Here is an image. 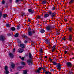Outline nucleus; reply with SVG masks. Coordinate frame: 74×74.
I'll return each instance as SVG.
<instances>
[{
	"label": "nucleus",
	"instance_id": "4be33fe9",
	"mask_svg": "<svg viewBox=\"0 0 74 74\" xmlns=\"http://www.w3.org/2000/svg\"><path fill=\"white\" fill-rule=\"evenodd\" d=\"M18 35L19 34L18 33H16L15 35H14V37H18Z\"/></svg>",
	"mask_w": 74,
	"mask_h": 74
},
{
	"label": "nucleus",
	"instance_id": "f704fd0d",
	"mask_svg": "<svg viewBox=\"0 0 74 74\" xmlns=\"http://www.w3.org/2000/svg\"><path fill=\"white\" fill-rule=\"evenodd\" d=\"M23 0H16V3H18L19 1H23Z\"/></svg>",
	"mask_w": 74,
	"mask_h": 74
},
{
	"label": "nucleus",
	"instance_id": "423d86ee",
	"mask_svg": "<svg viewBox=\"0 0 74 74\" xmlns=\"http://www.w3.org/2000/svg\"><path fill=\"white\" fill-rule=\"evenodd\" d=\"M32 62V59H29L27 60V62L28 65H30V63H31V62Z\"/></svg>",
	"mask_w": 74,
	"mask_h": 74
},
{
	"label": "nucleus",
	"instance_id": "864d4df0",
	"mask_svg": "<svg viewBox=\"0 0 74 74\" xmlns=\"http://www.w3.org/2000/svg\"><path fill=\"white\" fill-rule=\"evenodd\" d=\"M49 59L50 60H52V59H51V58L49 57Z\"/></svg>",
	"mask_w": 74,
	"mask_h": 74
},
{
	"label": "nucleus",
	"instance_id": "72a5a7b5",
	"mask_svg": "<svg viewBox=\"0 0 74 74\" xmlns=\"http://www.w3.org/2000/svg\"><path fill=\"white\" fill-rule=\"evenodd\" d=\"M69 32H71V27H70L69 28Z\"/></svg>",
	"mask_w": 74,
	"mask_h": 74
},
{
	"label": "nucleus",
	"instance_id": "052dcab7",
	"mask_svg": "<svg viewBox=\"0 0 74 74\" xmlns=\"http://www.w3.org/2000/svg\"><path fill=\"white\" fill-rule=\"evenodd\" d=\"M19 58H20V59L22 58L21 57V56H19Z\"/></svg>",
	"mask_w": 74,
	"mask_h": 74
},
{
	"label": "nucleus",
	"instance_id": "338daca9",
	"mask_svg": "<svg viewBox=\"0 0 74 74\" xmlns=\"http://www.w3.org/2000/svg\"><path fill=\"white\" fill-rule=\"evenodd\" d=\"M41 55H42V54H40V57H41Z\"/></svg>",
	"mask_w": 74,
	"mask_h": 74
},
{
	"label": "nucleus",
	"instance_id": "79ce46f5",
	"mask_svg": "<svg viewBox=\"0 0 74 74\" xmlns=\"http://www.w3.org/2000/svg\"><path fill=\"white\" fill-rule=\"evenodd\" d=\"M43 52H42V49H41L40 50V53H42Z\"/></svg>",
	"mask_w": 74,
	"mask_h": 74
},
{
	"label": "nucleus",
	"instance_id": "cd10ccee",
	"mask_svg": "<svg viewBox=\"0 0 74 74\" xmlns=\"http://www.w3.org/2000/svg\"><path fill=\"white\" fill-rule=\"evenodd\" d=\"M10 25H11L9 24H7L6 25V26L7 27H10Z\"/></svg>",
	"mask_w": 74,
	"mask_h": 74
},
{
	"label": "nucleus",
	"instance_id": "aec40b11",
	"mask_svg": "<svg viewBox=\"0 0 74 74\" xmlns=\"http://www.w3.org/2000/svg\"><path fill=\"white\" fill-rule=\"evenodd\" d=\"M40 32L41 33H44L45 32V30L43 29H42L40 31Z\"/></svg>",
	"mask_w": 74,
	"mask_h": 74
},
{
	"label": "nucleus",
	"instance_id": "2f4dec72",
	"mask_svg": "<svg viewBox=\"0 0 74 74\" xmlns=\"http://www.w3.org/2000/svg\"><path fill=\"white\" fill-rule=\"evenodd\" d=\"M23 37H25V38H27V37L25 35H23Z\"/></svg>",
	"mask_w": 74,
	"mask_h": 74
},
{
	"label": "nucleus",
	"instance_id": "7c9ffc66",
	"mask_svg": "<svg viewBox=\"0 0 74 74\" xmlns=\"http://www.w3.org/2000/svg\"><path fill=\"white\" fill-rule=\"evenodd\" d=\"M41 18L40 16H37V18H36V19H40V18Z\"/></svg>",
	"mask_w": 74,
	"mask_h": 74
},
{
	"label": "nucleus",
	"instance_id": "393cba45",
	"mask_svg": "<svg viewBox=\"0 0 74 74\" xmlns=\"http://www.w3.org/2000/svg\"><path fill=\"white\" fill-rule=\"evenodd\" d=\"M4 69L5 71L8 70V67L7 66H5Z\"/></svg>",
	"mask_w": 74,
	"mask_h": 74
},
{
	"label": "nucleus",
	"instance_id": "b1692460",
	"mask_svg": "<svg viewBox=\"0 0 74 74\" xmlns=\"http://www.w3.org/2000/svg\"><path fill=\"white\" fill-rule=\"evenodd\" d=\"M25 15V12H21V16H23V15Z\"/></svg>",
	"mask_w": 74,
	"mask_h": 74
},
{
	"label": "nucleus",
	"instance_id": "a19ab883",
	"mask_svg": "<svg viewBox=\"0 0 74 74\" xmlns=\"http://www.w3.org/2000/svg\"><path fill=\"white\" fill-rule=\"evenodd\" d=\"M62 40H64V41H65L66 40V39H65V37L63 38H62Z\"/></svg>",
	"mask_w": 74,
	"mask_h": 74
},
{
	"label": "nucleus",
	"instance_id": "5701e85b",
	"mask_svg": "<svg viewBox=\"0 0 74 74\" xmlns=\"http://www.w3.org/2000/svg\"><path fill=\"white\" fill-rule=\"evenodd\" d=\"M12 69H14V68L15 67V64H12Z\"/></svg>",
	"mask_w": 74,
	"mask_h": 74
},
{
	"label": "nucleus",
	"instance_id": "8fccbe9b",
	"mask_svg": "<svg viewBox=\"0 0 74 74\" xmlns=\"http://www.w3.org/2000/svg\"><path fill=\"white\" fill-rule=\"evenodd\" d=\"M21 60H24V58L22 57V58H21Z\"/></svg>",
	"mask_w": 74,
	"mask_h": 74
},
{
	"label": "nucleus",
	"instance_id": "c9c22d12",
	"mask_svg": "<svg viewBox=\"0 0 74 74\" xmlns=\"http://www.w3.org/2000/svg\"><path fill=\"white\" fill-rule=\"evenodd\" d=\"M73 1H74V0H72L69 3V4H71V3H72Z\"/></svg>",
	"mask_w": 74,
	"mask_h": 74
},
{
	"label": "nucleus",
	"instance_id": "c03bdc74",
	"mask_svg": "<svg viewBox=\"0 0 74 74\" xmlns=\"http://www.w3.org/2000/svg\"><path fill=\"white\" fill-rule=\"evenodd\" d=\"M24 42L25 44L27 43V42L26 40H25Z\"/></svg>",
	"mask_w": 74,
	"mask_h": 74
},
{
	"label": "nucleus",
	"instance_id": "de8ad7c7",
	"mask_svg": "<svg viewBox=\"0 0 74 74\" xmlns=\"http://www.w3.org/2000/svg\"><path fill=\"white\" fill-rule=\"evenodd\" d=\"M69 74H73V72H71L70 71H69Z\"/></svg>",
	"mask_w": 74,
	"mask_h": 74
},
{
	"label": "nucleus",
	"instance_id": "5fc2aeb1",
	"mask_svg": "<svg viewBox=\"0 0 74 74\" xmlns=\"http://www.w3.org/2000/svg\"><path fill=\"white\" fill-rule=\"evenodd\" d=\"M31 30V29L29 27L28 28V30Z\"/></svg>",
	"mask_w": 74,
	"mask_h": 74
},
{
	"label": "nucleus",
	"instance_id": "a18cd8bd",
	"mask_svg": "<svg viewBox=\"0 0 74 74\" xmlns=\"http://www.w3.org/2000/svg\"><path fill=\"white\" fill-rule=\"evenodd\" d=\"M18 43H21V40H18Z\"/></svg>",
	"mask_w": 74,
	"mask_h": 74
},
{
	"label": "nucleus",
	"instance_id": "3c124183",
	"mask_svg": "<svg viewBox=\"0 0 74 74\" xmlns=\"http://www.w3.org/2000/svg\"><path fill=\"white\" fill-rule=\"evenodd\" d=\"M43 70V71L44 73H45V72H46L45 71H46L45 70V69H44V70Z\"/></svg>",
	"mask_w": 74,
	"mask_h": 74
},
{
	"label": "nucleus",
	"instance_id": "ea45409f",
	"mask_svg": "<svg viewBox=\"0 0 74 74\" xmlns=\"http://www.w3.org/2000/svg\"><path fill=\"white\" fill-rule=\"evenodd\" d=\"M42 69V67H40L38 69V70H40Z\"/></svg>",
	"mask_w": 74,
	"mask_h": 74
},
{
	"label": "nucleus",
	"instance_id": "4d7b16f0",
	"mask_svg": "<svg viewBox=\"0 0 74 74\" xmlns=\"http://www.w3.org/2000/svg\"><path fill=\"white\" fill-rule=\"evenodd\" d=\"M32 32L33 33H35V32H34V31L33 30L32 31Z\"/></svg>",
	"mask_w": 74,
	"mask_h": 74
},
{
	"label": "nucleus",
	"instance_id": "f257e3e1",
	"mask_svg": "<svg viewBox=\"0 0 74 74\" xmlns=\"http://www.w3.org/2000/svg\"><path fill=\"white\" fill-rule=\"evenodd\" d=\"M48 13L49 15L51 14V17L52 19H53V18L56 16V13H55V12L52 13V12H51V11H48Z\"/></svg>",
	"mask_w": 74,
	"mask_h": 74
},
{
	"label": "nucleus",
	"instance_id": "c756f323",
	"mask_svg": "<svg viewBox=\"0 0 74 74\" xmlns=\"http://www.w3.org/2000/svg\"><path fill=\"white\" fill-rule=\"evenodd\" d=\"M2 4H5V1H4V0H3L2 2Z\"/></svg>",
	"mask_w": 74,
	"mask_h": 74
},
{
	"label": "nucleus",
	"instance_id": "0e129e2a",
	"mask_svg": "<svg viewBox=\"0 0 74 74\" xmlns=\"http://www.w3.org/2000/svg\"><path fill=\"white\" fill-rule=\"evenodd\" d=\"M51 74V73L50 72H49V74Z\"/></svg>",
	"mask_w": 74,
	"mask_h": 74
},
{
	"label": "nucleus",
	"instance_id": "412c9836",
	"mask_svg": "<svg viewBox=\"0 0 74 74\" xmlns=\"http://www.w3.org/2000/svg\"><path fill=\"white\" fill-rule=\"evenodd\" d=\"M7 14H3V18H6V17H7Z\"/></svg>",
	"mask_w": 74,
	"mask_h": 74
},
{
	"label": "nucleus",
	"instance_id": "f8f14e48",
	"mask_svg": "<svg viewBox=\"0 0 74 74\" xmlns=\"http://www.w3.org/2000/svg\"><path fill=\"white\" fill-rule=\"evenodd\" d=\"M9 55L10 56V57L11 58H13V57H14V55H13V54L11 53H10L9 54Z\"/></svg>",
	"mask_w": 74,
	"mask_h": 74
},
{
	"label": "nucleus",
	"instance_id": "a211bd4d",
	"mask_svg": "<svg viewBox=\"0 0 74 74\" xmlns=\"http://www.w3.org/2000/svg\"><path fill=\"white\" fill-rule=\"evenodd\" d=\"M23 73L24 74H27V71L26 70H24L23 71Z\"/></svg>",
	"mask_w": 74,
	"mask_h": 74
},
{
	"label": "nucleus",
	"instance_id": "a878e982",
	"mask_svg": "<svg viewBox=\"0 0 74 74\" xmlns=\"http://www.w3.org/2000/svg\"><path fill=\"white\" fill-rule=\"evenodd\" d=\"M5 71V73L6 74H8L9 73V71L8 70H6Z\"/></svg>",
	"mask_w": 74,
	"mask_h": 74
},
{
	"label": "nucleus",
	"instance_id": "ddd939ff",
	"mask_svg": "<svg viewBox=\"0 0 74 74\" xmlns=\"http://www.w3.org/2000/svg\"><path fill=\"white\" fill-rule=\"evenodd\" d=\"M20 46L21 48H25V45L23 44H20Z\"/></svg>",
	"mask_w": 74,
	"mask_h": 74
},
{
	"label": "nucleus",
	"instance_id": "0eeeda50",
	"mask_svg": "<svg viewBox=\"0 0 74 74\" xmlns=\"http://www.w3.org/2000/svg\"><path fill=\"white\" fill-rule=\"evenodd\" d=\"M28 11L31 14H33L34 12V11L33 10H32L31 9H29L28 10Z\"/></svg>",
	"mask_w": 74,
	"mask_h": 74
},
{
	"label": "nucleus",
	"instance_id": "603ef678",
	"mask_svg": "<svg viewBox=\"0 0 74 74\" xmlns=\"http://www.w3.org/2000/svg\"><path fill=\"white\" fill-rule=\"evenodd\" d=\"M15 49H14L13 50V52H15Z\"/></svg>",
	"mask_w": 74,
	"mask_h": 74
},
{
	"label": "nucleus",
	"instance_id": "7ed1b4c3",
	"mask_svg": "<svg viewBox=\"0 0 74 74\" xmlns=\"http://www.w3.org/2000/svg\"><path fill=\"white\" fill-rule=\"evenodd\" d=\"M5 40V37L3 35L0 36V40L2 41H4Z\"/></svg>",
	"mask_w": 74,
	"mask_h": 74
},
{
	"label": "nucleus",
	"instance_id": "bf43d9fd",
	"mask_svg": "<svg viewBox=\"0 0 74 74\" xmlns=\"http://www.w3.org/2000/svg\"><path fill=\"white\" fill-rule=\"evenodd\" d=\"M45 58H47V56H45Z\"/></svg>",
	"mask_w": 74,
	"mask_h": 74
},
{
	"label": "nucleus",
	"instance_id": "39448f33",
	"mask_svg": "<svg viewBox=\"0 0 74 74\" xmlns=\"http://www.w3.org/2000/svg\"><path fill=\"white\" fill-rule=\"evenodd\" d=\"M66 66L68 67H71V66L72 65V64L70 62H67L66 63Z\"/></svg>",
	"mask_w": 74,
	"mask_h": 74
},
{
	"label": "nucleus",
	"instance_id": "680f3d73",
	"mask_svg": "<svg viewBox=\"0 0 74 74\" xmlns=\"http://www.w3.org/2000/svg\"><path fill=\"white\" fill-rule=\"evenodd\" d=\"M64 52L65 53V54H66V53H67V51H65Z\"/></svg>",
	"mask_w": 74,
	"mask_h": 74
},
{
	"label": "nucleus",
	"instance_id": "6e6d98bb",
	"mask_svg": "<svg viewBox=\"0 0 74 74\" xmlns=\"http://www.w3.org/2000/svg\"><path fill=\"white\" fill-rule=\"evenodd\" d=\"M42 68V69L43 70H45V68H44L43 67Z\"/></svg>",
	"mask_w": 74,
	"mask_h": 74
},
{
	"label": "nucleus",
	"instance_id": "2eb2a0df",
	"mask_svg": "<svg viewBox=\"0 0 74 74\" xmlns=\"http://www.w3.org/2000/svg\"><path fill=\"white\" fill-rule=\"evenodd\" d=\"M32 32L31 31L28 32V35L29 36H32Z\"/></svg>",
	"mask_w": 74,
	"mask_h": 74
},
{
	"label": "nucleus",
	"instance_id": "e2e57ef3",
	"mask_svg": "<svg viewBox=\"0 0 74 74\" xmlns=\"http://www.w3.org/2000/svg\"><path fill=\"white\" fill-rule=\"evenodd\" d=\"M50 62H52V60H50Z\"/></svg>",
	"mask_w": 74,
	"mask_h": 74
},
{
	"label": "nucleus",
	"instance_id": "9d476101",
	"mask_svg": "<svg viewBox=\"0 0 74 74\" xmlns=\"http://www.w3.org/2000/svg\"><path fill=\"white\" fill-rule=\"evenodd\" d=\"M29 57L30 59H33V57L32 56V55L31 53H29Z\"/></svg>",
	"mask_w": 74,
	"mask_h": 74
},
{
	"label": "nucleus",
	"instance_id": "4468645a",
	"mask_svg": "<svg viewBox=\"0 0 74 74\" xmlns=\"http://www.w3.org/2000/svg\"><path fill=\"white\" fill-rule=\"evenodd\" d=\"M71 35H70L69 37V41H71V40H72V38H71L72 37V36H71Z\"/></svg>",
	"mask_w": 74,
	"mask_h": 74
},
{
	"label": "nucleus",
	"instance_id": "37998d69",
	"mask_svg": "<svg viewBox=\"0 0 74 74\" xmlns=\"http://www.w3.org/2000/svg\"><path fill=\"white\" fill-rule=\"evenodd\" d=\"M46 42H47V43L49 42V40H45Z\"/></svg>",
	"mask_w": 74,
	"mask_h": 74
},
{
	"label": "nucleus",
	"instance_id": "13d9d810",
	"mask_svg": "<svg viewBox=\"0 0 74 74\" xmlns=\"http://www.w3.org/2000/svg\"><path fill=\"white\" fill-rule=\"evenodd\" d=\"M64 20H65V21H67V19H66V18H64Z\"/></svg>",
	"mask_w": 74,
	"mask_h": 74
},
{
	"label": "nucleus",
	"instance_id": "473e14b6",
	"mask_svg": "<svg viewBox=\"0 0 74 74\" xmlns=\"http://www.w3.org/2000/svg\"><path fill=\"white\" fill-rule=\"evenodd\" d=\"M52 10L53 11L54 10H55V7L54 6L52 8Z\"/></svg>",
	"mask_w": 74,
	"mask_h": 74
},
{
	"label": "nucleus",
	"instance_id": "bb28decb",
	"mask_svg": "<svg viewBox=\"0 0 74 74\" xmlns=\"http://www.w3.org/2000/svg\"><path fill=\"white\" fill-rule=\"evenodd\" d=\"M1 16H2V12H0V19H1Z\"/></svg>",
	"mask_w": 74,
	"mask_h": 74
},
{
	"label": "nucleus",
	"instance_id": "58836bf2",
	"mask_svg": "<svg viewBox=\"0 0 74 74\" xmlns=\"http://www.w3.org/2000/svg\"><path fill=\"white\" fill-rule=\"evenodd\" d=\"M40 71L38 70V69L36 71V73H40Z\"/></svg>",
	"mask_w": 74,
	"mask_h": 74
},
{
	"label": "nucleus",
	"instance_id": "f3484780",
	"mask_svg": "<svg viewBox=\"0 0 74 74\" xmlns=\"http://www.w3.org/2000/svg\"><path fill=\"white\" fill-rule=\"evenodd\" d=\"M44 17L45 18H48L49 17V15L48 14H46L45 15Z\"/></svg>",
	"mask_w": 74,
	"mask_h": 74
},
{
	"label": "nucleus",
	"instance_id": "c85d7f7f",
	"mask_svg": "<svg viewBox=\"0 0 74 74\" xmlns=\"http://www.w3.org/2000/svg\"><path fill=\"white\" fill-rule=\"evenodd\" d=\"M21 64H22L23 65H25V63L24 62H21Z\"/></svg>",
	"mask_w": 74,
	"mask_h": 74
},
{
	"label": "nucleus",
	"instance_id": "69168bd1",
	"mask_svg": "<svg viewBox=\"0 0 74 74\" xmlns=\"http://www.w3.org/2000/svg\"><path fill=\"white\" fill-rule=\"evenodd\" d=\"M51 71H54L53 69H52L51 70Z\"/></svg>",
	"mask_w": 74,
	"mask_h": 74
},
{
	"label": "nucleus",
	"instance_id": "9b49d317",
	"mask_svg": "<svg viewBox=\"0 0 74 74\" xmlns=\"http://www.w3.org/2000/svg\"><path fill=\"white\" fill-rule=\"evenodd\" d=\"M46 2H47V0H45L42 1V4H46Z\"/></svg>",
	"mask_w": 74,
	"mask_h": 74
},
{
	"label": "nucleus",
	"instance_id": "4c0bfd02",
	"mask_svg": "<svg viewBox=\"0 0 74 74\" xmlns=\"http://www.w3.org/2000/svg\"><path fill=\"white\" fill-rule=\"evenodd\" d=\"M20 29V27H19V26H18L17 27V30H18V29Z\"/></svg>",
	"mask_w": 74,
	"mask_h": 74
},
{
	"label": "nucleus",
	"instance_id": "6ab92c4d",
	"mask_svg": "<svg viewBox=\"0 0 74 74\" xmlns=\"http://www.w3.org/2000/svg\"><path fill=\"white\" fill-rule=\"evenodd\" d=\"M52 63H53V65H57V64H58V63H56L55 62H52Z\"/></svg>",
	"mask_w": 74,
	"mask_h": 74
},
{
	"label": "nucleus",
	"instance_id": "dca6fc26",
	"mask_svg": "<svg viewBox=\"0 0 74 74\" xmlns=\"http://www.w3.org/2000/svg\"><path fill=\"white\" fill-rule=\"evenodd\" d=\"M11 29L12 31H15V28L14 27H12L11 28Z\"/></svg>",
	"mask_w": 74,
	"mask_h": 74
},
{
	"label": "nucleus",
	"instance_id": "09e8293b",
	"mask_svg": "<svg viewBox=\"0 0 74 74\" xmlns=\"http://www.w3.org/2000/svg\"><path fill=\"white\" fill-rule=\"evenodd\" d=\"M28 22H30V21H31V20L29 18L28 19Z\"/></svg>",
	"mask_w": 74,
	"mask_h": 74
},
{
	"label": "nucleus",
	"instance_id": "e433bc0d",
	"mask_svg": "<svg viewBox=\"0 0 74 74\" xmlns=\"http://www.w3.org/2000/svg\"><path fill=\"white\" fill-rule=\"evenodd\" d=\"M45 74H49V71H46L45 72Z\"/></svg>",
	"mask_w": 74,
	"mask_h": 74
},
{
	"label": "nucleus",
	"instance_id": "49530a36",
	"mask_svg": "<svg viewBox=\"0 0 74 74\" xmlns=\"http://www.w3.org/2000/svg\"><path fill=\"white\" fill-rule=\"evenodd\" d=\"M59 33H60L59 32H57L56 34L57 35H59Z\"/></svg>",
	"mask_w": 74,
	"mask_h": 74
},
{
	"label": "nucleus",
	"instance_id": "774afa93",
	"mask_svg": "<svg viewBox=\"0 0 74 74\" xmlns=\"http://www.w3.org/2000/svg\"><path fill=\"white\" fill-rule=\"evenodd\" d=\"M33 62H32L31 63V64L32 65V64H33Z\"/></svg>",
	"mask_w": 74,
	"mask_h": 74
},
{
	"label": "nucleus",
	"instance_id": "1a4fd4ad",
	"mask_svg": "<svg viewBox=\"0 0 74 74\" xmlns=\"http://www.w3.org/2000/svg\"><path fill=\"white\" fill-rule=\"evenodd\" d=\"M55 47H56V46L54 45L53 47L51 48V49H52V52H54V51H55Z\"/></svg>",
	"mask_w": 74,
	"mask_h": 74
},
{
	"label": "nucleus",
	"instance_id": "6e6552de",
	"mask_svg": "<svg viewBox=\"0 0 74 74\" xmlns=\"http://www.w3.org/2000/svg\"><path fill=\"white\" fill-rule=\"evenodd\" d=\"M23 51H24V50L21 48L19 49L17 51V52L19 53H22L23 52Z\"/></svg>",
	"mask_w": 74,
	"mask_h": 74
},
{
	"label": "nucleus",
	"instance_id": "f03ea898",
	"mask_svg": "<svg viewBox=\"0 0 74 74\" xmlns=\"http://www.w3.org/2000/svg\"><path fill=\"white\" fill-rule=\"evenodd\" d=\"M56 67L57 69L59 70V71H60V70H61V69L62 66H61V64H60L59 63H57V64L56 66Z\"/></svg>",
	"mask_w": 74,
	"mask_h": 74
},
{
	"label": "nucleus",
	"instance_id": "20e7f679",
	"mask_svg": "<svg viewBox=\"0 0 74 74\" xmlns=\"http://www.w3.org/2000/svg\"><path fill=\"white\" fill-rule=\"evenodd\" d=\"M52 28V27L51 25L47 26L46 27L47 30H51Z\"/></svg>",
	"mask_w": 74,
	"mask_h": 74
}]
</instances>
